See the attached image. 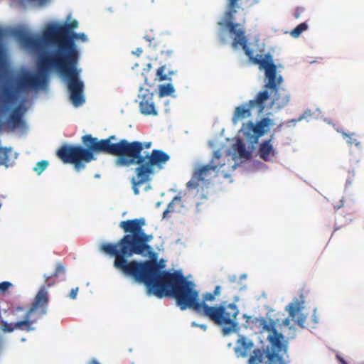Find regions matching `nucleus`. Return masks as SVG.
I'll list each match as a JSON object with an SVG mask.
<instances>
[{
  "label": "nucleus",
  "mask_w": 364,
  "mask_h": 364,
  "mask_svg": "<svg viewBox=\"0 0 364 364\" xmlns=\"http://www.w3.org/2000/svg\"><path fill=\"white\" fill-rule=\"evenodd\" d=\"M145 224L144 218L122 221L119 227L126 235L117 242L102 244L100 250L114 257V267L125 275L133 277L136 282L144 283L149 294L159 298L167 296L175 298L181 310L193 309L220 326L224 336L236 332L239 329L237 321L239 309L235 304L223 301L219 305L209 306L207 302L215 300L213 294L205 293L202 301H199L195 284L188 280L180 271H161L159 264L151 260L128 261V258L133 255L150 256L154 253L153 248L149 245L153 235L144 232L143 226Z\"/></svg>",
  "instance_id": "1"
},
{
  "label": "nucleus",
  "mask_w": 364,
  "mask_h": 364,
  "mask_svg": "<svg viewBox=\"0 0 364 364\" xmlns=\"http://www.w3.org/2000/svg\"><path fill=\"white\" fill-rule=\"evenodd\" d=\"M76 20L63 25H48L43 31L42 38L32 35L25 28H19L13 31V35L25 48L33 51L42 49L43 41L47 45L56 47L49 55H42L37 63V73H24L14 85V78L5 73L0 76V115L4 116L12 104L17 100V95L27 90H37L47 83L49 71L54 68L68 80L70 99L77 107L85 102L83 82L79 80L80 70L77 69L79 53L74 41L69 38L70 32L77 28Z\"/></svg>",
  "instance_id": "2"
},
{
  "label": "nucleus",
  "mask_w": 364,
  "mask_h": 364,
  "mask_svg": "<svg viewBox=\"0 0 364 364\" xmlns=\"http://www.w3.org/2000/svg\"><path fill=\"white\" fill-rule=\"evenodd\" d=\"M115 139L114 135L99 140L90 134H86L82 137L85 147L64 144L58 149L56 155L64 164H72L77 171H80L85 168V164L95 160V153L106 154L121 159L126 157L127 154H133L135 151V142L121 139L117 143H112Z\"/></svg>",
  "instance_id": "3"
},
{
  "label": "nucleus",
  "mask_w": 364,
  "mask_h": 364,
  "mask_svg": "<svg viewBox=\"0 0 364 364\" xmlns=\"http://www.w3.org/2000/svg\"><path fill=\"white\" fill-rule=\"evenodd\" d=\"M250 159V151L246 150L245 144L241 139H237L235 143L231 146V151H223L219 149L213 152L210 163L198 166L186 186L190 189H196L199 186H207L214 178L228 180L231 182L230 176L238 165V160H247Z\"/></svg>",
  "instance_id": "4"
},
{
  "label": "nucleus",
  "mask_w": 364,
  "mask_h": 364,
  "mask_svg": "<svg viewBox=\"0 0 364 364\" xmlns=\"http://www.w3.org/2000/svg\"><path fill=\"white\" fill-rule=\"evenodd\" d=\"M136 144V150L133 154H127V156L121 159H116L115 164L117 166H129L136 164L135 168L136 177L132 178V184L134 193H139V187L147 182H149L152 176L159 171L162 170L164 165L170 160V156L161 149H153L151 152L142 155L144 149H149L151 142H141L134 141Z\"/></svg>",
  "instance_id": "5"
},
{
  "label": "nucleus",
  "mask_w": 364,
  "mask_h": 364,
  "mask_svg": "<svg viewBox=\"0 0 364 364\" xmlns=\"http://www.w3.org/2000/svg\"><path fill=\"white\" fill-rule=\"evenodd\" d=\"M252 322L261 336L269 342L270 349H255L252 364H284L283 356L287 353V344L283 334L276 329L275 322L265 318H255Z\"/></svg>",
  "instance_id": "6"
},
{
  "label": "nucleus",
  "mask_w": 364,
  "mask_h": 364,
  "mask_svg": "<svg viewBox=\"0 0 364 364\" xmlns=\"http://www.w3.org/2000/svg\"><path fill=\"white\" fill-rule=\"evenodd\" d=\"M49 302V297L46 291L45 287H42L38 290L33 301L29 309L25 313L23 320L18 321L14 323L2 321L1 328L4 332L11 333L15 329L24 331H31L34 330L32 326L37 321V318H32L35 314H38L40 316L47 314V308Z\"/></svg>",
  "instance_id": "7"
},
{
  "label": "nucleus",
  "mask_w": 364,
  "mask_h": 364,
  "mask_svg": "<svg viewBox=\"0 0 364 364\" xmlns=\"http://www.w3.org/2000/svg\"><path fill=\"white\" fill-rule=\"evenodd\" d=\"M252 63L259 65L260 69L264 70V76L267 80L264 85L266 88H275L277 85H281L283 82V77L277 74V65L269 54L259 57L252 56Z\"/></svg>",
  "instance_id": "8"
},
{
  "label": "nucleus",
  "mask_w": 364,
  "mask_h": 364,
  "mask_svg": "<svg viewBox=\"0 0 364 364\" xmlns=\"http://www.w3.org/2000/svg\"><path fill=\"white\" fill-rule=\"evenodd\" d=\"M26 111V108L20 105L15 107L11 113L9 114L6 122H0L3 124L1 130L8 129L9 130H15L16 129H23L26 127V123L23 119V115Z\"/></svg>",
  "instance_id": "9"
},
{
  "label": "nucleus",
  "mask_w": 364,
  "mask_h": 364,
  "mask_svg": "<svg viewBox=\"0 0 364 364\" xmlns=\"http://www.w3.org/2000/svg\"><path fill=\"white\" fill-rule=\"evenodd\" d=\"M154 94L149 89L140 87L138 95L139 109L144 115H157V111L153 101Z\"/></svg>",
  "instance_id": "10"
},
{
  "label": "nucleus",
  "mask_w": 364,
  "mask_h": 364,
  "mask_svg": "<svg viewBox=\"0 0 364 364\" xmlns=\"http://www.w3.org/2000/svg\"><path fill=\"white\" fill-rule=\"evenodd\" d=\"M289 311V317L285 318L282 324L285 326H289L291 321H294L301 328L305 327L306 316L301 313L302 306L299 302L291 303L287 307Z\"/></svg>",
  "instance_id": "11"
},
{
  "label": "nucleus",
  "mask_w": 364,
  "mask_h": 364,
  "mask_svg": "<svg viewBox=\"0 0 364 364\" xmlns=\"http://www.w3.org/2000/svg\"><path fill=\"white\" fill-rule=\"evenodd\" d=\"M273 125V120L268 117H263L255 124L252 122V132H253L255 138V142H257L259 137L267 133Z\"/></svg>",
  "instance_id": "12"
},
{
  "label": "nucleus",
  "mask_w": 364,
  "mask_h": 364,
  "mask_svg": "<svg viewBox=\"0 0 364 364\" xmlns=\"http://www.w3.org/2000/svg\"><path fill=\"white\" fill-rule=\"evenodd\" d=\"M279 85H277L275 88H268L274 93L272 105H276L279 109L286 106L290 100V94L285 89L279 90Z\"/></svg>",
  "instance_id": "13"
},
{
  "label": "nucleus",
  "mask_w": 364,
  "mask_h": 364,
  "mask_svg": "<svg viewBox=\"0 0 364 364\" xmlns=\"http://www.w3.org/2000/svg\"><path fill=\"white\" fill-rule=\"evenodd\" d=\"M235 353L237 358H247L248 364H250V341L245 336L239 335Z\"/></svg>",
  "instance_id": "14"
},
{
  "label": "nucleus",
  "mask_w": 364,
  "mask_h": 364,
  "mask_svg": "<svg viewBox=\"0 0 364 364\" xmlns=\"http://www.w3.org/2000/svg\"><path fill=\"white\" fill-rule=\"evenodd\" d=\"M274 138L273 135H271L270 138L267 140L264 141L260 144L258 149L259 156L265 161H271L272 157H274L277 154V151L273 147L272 141Z\"/></svg>",
  "instance_id": "15"
},
{
  "label": "nucleus",
  "mask_w": 364,
  "mask_h": 364,
  "mask_svg": "<svg viewBox=\"0 0 364 364\" xmlns=\"http://www.w3.org/2000/svg\"><path fill=\"white\" fill-rule=\"evenodd\" d=\"M65 273V267L62 263H58L56 265V268L55 269V272L53 274L50 276L45 277V284L41 286L39 290L42 287H45L46 291H48L47 289L53 286L56 281L58 280V277L60 275H64ZM48 294V292H47Z\"/></svg>",
  "instance_id": "16"
},
{
  "label": "nucleus",
  "mask_w": 364,
  "mask_h": 364,
  "mask_svg": "<svg viewBox=\"0 0 364 364\" xmlns=\"http://www.w3.org/2000/svg\"><path fill=\"white\" fill-rule=\"evenodd\" d=\"M258 92L254 100H252V107H257L259 114H262L265 109V102L269 100L270 95L268 88Z\"/></svg>",
  "instance_id": "17"
},
{
  "label": "nucleus",
  "mask_w": 364,
  "mask_h": 364,
  "mask_svg": "<svg viewBox=\"0 0 364 364\" xmlns=\"http://www.w3.org/2000/svg\"><path fill=\"white\" fill-rule=\"evenodd\" d=\"M250 103L245 104L242 106H238L235 108L232 117V122L234 124L238 123L240 121L250 116Z\"/></svg>",
  "instance_id": "18"
},
{
  "label": "nucleus",
  "mask_w": 364,
  "mask_h": 364,
  "mask_svg": "<svg viewBox=\"0 0 364 364\" xmlns=\"http://www.w3.org/2000/svg\"><path fill=\"white\" fill-rule=\"evenodd\" d=\"M183 207L182 198L180 196H176L173 198L171 202L168 204L167 208L164 212V218L167 217V214L172 212H180L181 208Z\"/></svg>",
  "instance_id": "19"
},
{
  "label": "nucleus",
  "mask_w": 364,
  "mask_h": 364,
  "mask_svg": "<svg viewBox=\"0 0 364 364\" xmlns=\"http://www.w3.org/2000/svg\"><path fill=\"white\" fill-rule=\"evenodd\" d=\"M341 134L349 145H355L358 147L360 146V137L355 133H346L345 132H342Z\"/></svg>",
  "instance_id": "20"
},
{
  "label": "nucleus",
  "mask_w": 364,
  "mask_h": 364,
  "mask_svg": "<svg viewBox=\"0 0 364 364\" xmlns=\"http://www.w3.org/2000/svg\"><path fill=\"white\" fill-rule=\"evenodd\" d=\"M159 90L161 97L171 95L175 91L173 86L170 83L159 85Z\"/></svg>",
  "instance_id": "21"
},
{
  "label": "nucleus",
  "mask_w": 364,
  "mask_h": 364,
  "mask_svg": "<svg viewBox=\"0 0 364 364\" xmlns=\"http://www.w3.org/2000/svg\"><path fill=\"white\" fill-rule=\"evenodd\" d=\"M166 67L162 65L156 70L155 80L159 82L170 80L168 78V74L166 73Z\"/></svg>",
  "instance_id": "22"
},
{
  "label": "nucleus",
  "mask_w": 364,
  "mask_h": 364,
  "mask_svg": "<svg viewBox=\"0 0 364 364\" xmlns=\"http://www.w3.org/2000/svg\"><path fill=\"white\" fill-rule=\"evenodd\" d=\"M307 28L308 25L306 23H301L291 30L290 34L293 38H298Z\"/></svg>",
  "instance_id": "23"
},
{
  "label": "nucleus",
  "mask_w": 364,
  "mask_h": 364,
  "mask_svg": "<svg viewBox=\"0 0 364 364\" xmlns=\"http://www.w3.org/2000/svg\"><path fill=\"white\" fill-rule=\"evenodd\" d=\"M48 166V161L46 160H42L38 162L36 166L33 168V171L38 174L40 175Z\"/></svg>",
  "instance_id": "24"
},
{
  "label": "nucleus",
  "mask_w": 364,
  "mask_h": 364,
  "mask_svg": "<svg viewBox=\"0 0 364 364\" xmlns=\"http://www.w3.org/2000/svg\"><path fill=\"white\" fill-rule=\"evenodd\" d=\"M71 39L73 41L75 39V40H80L82 42H85V41H87V38L86 35L83 33H74L72 35Z\"/></svg>",
  "instance_id": "25"
},
{
  "label": "nucleus",
  "mask_w": 364,
  "mask_h": 364,
  "mask_svg": "<svg viewBox=\"0 0 364 364\" xmlns=\"http://www.w3.org/2000/svg\"><path fill=\"white\" fill-rule=\"evenodd\" d=\"M241 132H243L247 137L250 136V121L243 124L242 127L240 129Z\"/></svg>",
  "instance_id": "26"
},
{
  "label": "nucleus",
  "mask_w": 364,
  "mask_h": 364,
  "mask_svg": "<svg viewBox=\"0 0 364 364\" xmlns=\"http://www.w3.org/2000/svg\"><path fill=\"white\" fill-rule=\"evenodd\" d=\"M151 64L148 63L146 64V68H144L142 75H144V82L146 84H149V79L146 74L151 70Z\"/></svg>",
  "instance_id": "27"
},
{
  "label": "nucleus",
  "mask_w": 364,
  "mask_h": 364,
  "mask_svg": "<svg viewBox=\"0 0 364 364\" xmlns=\"http://www.w3.org/2000/svg\"><path fill=\"white\" fill-rule=\"evenodd\" d=\"M312 112L310 109L306 110L297 119H292V122H300L304 119L311 117Z\"/></svg>",
  "instance_id": "28"
},
{
  "label": "nucleus",
  "mask_w": 364,
  "mask_h": 364,
  "mask_svg": "<svg viewBox=\"0 0 364 364\" xmlns=\"http://www.w3.org/2000/svg\"><path fill=\"white\" fill-rule=\"evenodd\" d=\"M12 287V284L9 282H3L0 283V291L4 292Z\"/></svg>",
  "instance_id": "29"
},
{
  "label": "nucleus",
  "mask_w": 364,
  "mask_h": 364,
  "mask_svg": "<svg viewBox=\"0 0 364 364\" xmlns=\"http://www.w3.org/2000/svg\"><path fill=\"white\" fill-rule=\"evenodd\" d=\"M304 9L303 8L297 7L294 13V18H299L301 16V14L304 12Z\"/></svg>",
  "instance_id": "30"
},
{
  "label": "nucleus",
  "mask_w": 364,
  "mask_h": 364,
  "mask_svg": "<svg viewBox=\"0 0 364 364\" xmlns=\"http://www.w3.org/2000/svg\"><path fill=\"white\" fill-rule=\"evenodd\" d=\"M77 291H78V288H75V289H72L70 292V294H69V296L70 299H75L77 296Z\"/></svg>",
  "instance_id": "31"
},
{
  "label": "nucleus",
  "mask_w": 364,
  "mask_h": 364,
  "mask_svg": "<svg viewBox=\"0 0 364 364\" xmlns=\"http://www.w3.org/2000/svg\"><path fill=\"white\" fill-rule=\"evenodd\" d=\"M211 293L213 294V296L215 297L220 296V286H216L215 287V289H214L213 292H211Z\"/></svg>",
  "instance_id": "32"
},
{
  "label": "nucleus",
  "mask_w": 364,
  "mask_h": 364,
  "mask_svg": "<svg viewBox=\"0 0 364 364\" xmlns=\"http://www.w3.org/2000/svg\"><path fill=\"white\" fill-rule=\"evenodd\" d=\"M225 31L223 29H221L219 32V37L221 41V42L225 43V38L224 36Z\"/></svg>",
  "instance_id": "33"
},
{
  "label": "nucleus",
  "mask_w": 364,
  "mask_h": 364,
  "mask_svg": "<svg viewBox=\"0 0 364 364\" xmlns=\"http://www.w3.org/2000/svg\"><path fill=\"white\" fill-rule=\"evenodd\" d=\"M143 50L141 48H138L135 51H133V53L136 56H139L142 53Z\"/></svg>",
  "instance_id": "34"
},
{
  "label": "nucleus",
  "mask_w": 364,
  "mask_h": 364,
  "mask_svg": "<svg viewBox=\"0 0 364 364\" xmlns=\"http://www.w3.org/2000/svg\"><path fill=\"white\" fill-rule=\"evenodd\" d=\"M193 326H199L200 328L203 329L204 331L206 330L207 328V326L205 325V324H200V325H198L196 323H195L194 322L193 323Z\"/></svg>",
  "instance_id": "35"
},
{
  "label": "nucleus",
  "mask_w": 364,
  "mask_h": 364,
  "mask_svg": "<svg viewBox=\"0 0 364 364\" xmlns=\"http://www.w3.org/2000/svg\"><path fill=\"white\" fill-rule=\"evenodd\" d=\"M90 364H100L97 360L93 359L90 362Z\"/></svg>",
  "instance_id": "36"
},
{
  "label": "nucleus",
  "mask_w": 364,
  "mask_h": 364,
  "mask_svg": "<svg viewBox=\"0 0 364 364\" xmlns=\"http://www.w3.org/2000/svg\"><path fill=\"white\" fill-rule=\"evenodd\" d=\"M16 311H23V308L18 306L16 308Z\"/></svg>",
  "instance_id": "37"
},
{
  "label": "nucleus",
  "mask_w": 364,
  "mask_h": 364,
  "mask_svg": "<svg viewBox=\"0 0 364 364\" xmlns=\"http://www.w3.org/2000/svg\"><path fill=\"white\" fill-rule=\"evenodd\" d=\"M338 358L339 359V360H340L343 364H346V362H345V360H344L343 358H340V357H338Z\"/></svg>",
  "instance_id": "38"
},
{
  "label": "nucleus",
  "mask_w": 364,
  "mask_h": 364,
  "mask_svg": "<svg viewBox=\"0 0 364 364\" xmlns=\"http://www.w3.org/2000/svg\"><path fill=\"white\" fill-rule=\"evenodd\" d=\"M150 188L151 187L149 186H146L145 189H146V191H147V190L150 189Z\"/></svg>",
  "instance_id": "39"
},
{
  "label": "nucleus",
  "mask_w": 364,
  "mask_h": 364,
  "mask_svg": "<svg viewBox=\"0 0 364 364\" xmlns=\"http://www.w3.org/2000/svg\"><path fill=\"white\" fill-rule=\"evenodd\" d=\"M255 2H256V3L258 2V0H255Z\"/></svg>",
  "instance_id": "40"
}]
</instances>
